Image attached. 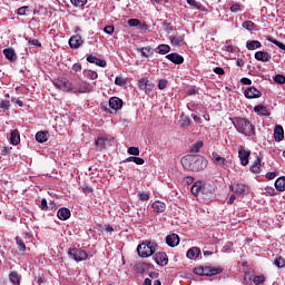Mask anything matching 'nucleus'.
I'll use <instances>...</instances> for the list:
<instances>
[{
  "label": "nucleus",
  "instance_id": "nucleus-40",
  "mask_svg": "<svg viewBox=\"0 0 285 285\" xmlns=\"http://www.w3.org/2000/svg\"><path fill=\"white\" fill-rule=\"evenodd\" d=\"M29 12H30V10H29V7H28V6L20 7V8L18 9V14H19L20 17H26V14H28Z\"/></svg>",
  "mask_w": 285,
  "mask_h": 285
},
{
  "label": "nucleus",
  "instance_id": "nucleus-48",
  "mask_svg": "<svg viewBox=\"0 0 285 285\" xmlns=\"http://www.w3.org/2000/svg\"><path fill=\"white\" fill-rule=\"evenodd\" d=\"M269 41H271L272 43H274V46H277V48H279L281 50H285V45H284V42H279V41L276 40V39H269Z\"/></svg>",
  "mask_w": 285,
  "mask_h": 285
},
{
  "label": "nucleus",
  "instance_id": "nucleus-32",
  "mask_svg": "<svg viewBox=\"0 0 285 285\" xmlns=\"http://www.w3.org/2000/svg\"><path fill=\"white\" fill-rule=\"evenodd\" d=\"M138 50L141 53V57H145L146 59H148V57H150V55H153V49L150 47H142Z\"/></svg>",
  "mask_w": 285,
  "mask_h": 285
},
{
  "label": "nucleus",
  "instance_id": "nucleus-41",
  "mask_svg": "<svg viewBox=\"0 0 285 285\" xmlns=\"http://www.w3.org/2000/svg\"><path fill=\"white\" fill-rule=\"evenodd\" d=\"M9 277L12 284L14 285L19 284L20 279H19V274H17V272L11 273Z\"/></svg>",
  "mask_w": 285,
  "mask_h": 285
},
{
  "label": "nucleus",
  "instance_id": "nucleus-20",
  "mask_svg": "<svg viewBox=\"0 0 285 285\" xmlns=\"http://www.w3.org/2000/svg\"><path fill=\"white\" fill-rule=\"evenodd\" d=\"M57 215L61 222H66V219H70V209L62 207L58 210Z\"/></svg>",
  "mask_w": 285,
  "mask_h": 285
},
{
  "label": "nucleus",
  "instance_id": "nucleus-3",
  "mask_svg": "<svg viewBox=\"0 0 285 285\" xmlns=\"http://www.w3.org/2000/svg\"><path fill=\"white\" fill-rule=\"evenodd\" d=\"M190 190L193 195H199L200 190H203L205 195H213V193H215V187H213V185H204L202 181H196Z\"/></svg>",
  "mask_w": 285,
  "mask_h": 285
},
{
  "label": "nucleus",
  "instance_id": "nucleus-52",
  "mask_svg": "<svg viewBox=\"0 0 285 285\" xmlns=\"http://www.w3.org/2000/svg\"><path fill=\"white\" fill-rule=\"evenodd\" d=\"M104 32H106V35H112V32H115V27L114 26H107L104 28Z\"/></svg>",
  "mask_w": 285,
  "mask_h": 285
},
{
  "label": "nucleus",
  "instance_id": "nucleus-64",
  "mask_svg": "<svg viewBox=\"0 0 285 285\" xmlns=\"http://www.w3.org/2000/svg\"><path fill=\"white\" fill-rule=\"evenodd\" d=\"M144 285H153V281L150 278H145Z\"/></svg>",
  "mask_w": 285,
  "mask_h": 285
},
{
  "label": "nucleus",
  "instance_id": "nucleus-62",
  "mask_svg": "<svg viewBox=\"0 0 285 285\" xmlns=\"http://www.w3.org/2000/svg\"><path fill=\"white\" fill-rule=\"evenodd\" d=\"M72 70H73L75 72H81V63H75V65L72 66Z\"/></svg>",
  "mask_w": 285,
  "mask_h": 285
},
{
  "label": "nucleus",
  "instance_id": "nucleus-18",
  "mask_svg": "<svg viewBox=\"0 0 285 285\" xmlns=\"http://www.w3.org/2000/svg\"><path fill=\"white\" fill-rule=\"evenodd\" d=\"M274 139L275 141H282L284 139V127L276 125L274 128Z\"/></svg>",
  "mask_w": 285,
  "mask_h": 285
},
{
  "label": "nucleus",
  "instance_id": "nucleus-34",
  "mask_svg": "<svg viewBox=\"0 0 285 285\" xmlns=\"http://www.w3.org/2000/svg\"><path fill=\"white\" fill-rule=\"evenodd\" d=\"M16 244L21 253H26V243H23V239H21V237H16Z\"/></svg>",
  "mask_w": 285,
  "mask_h": 285
},
{
  "label": "nucleus",
  "instance_id": "nucleus-37",
  "mask_svg": "<svg viewBox=\"0 0 285 285\" xmlns=\"http://www.w3.org/2000/svg\"><path fill=\"white\" fill-rule=\"evenodd\" d=\"M85 77H87V79H97V77H99V75H97V71H92V70H85L83 71Z\"/></svg>",
  "mask_w": 285,
  "mask_h": 285
},
{
  "label": "nucleus",
  "instance_id": "nucleus-36",
  "mask_svg": "<svg viewBox=\"0 0 285 285\" xmlns=\"http://www.w3.org/2000/svg\"><path fill=\"white\" fill-rule=\"evenodd\" d=\"M202 148H204V141L198 140L191 146V153H198Z\"/></svg>",
  "mask_w": 285,
  "mask_h": 285
},
{
  "label": "nucleus",
  "instance_id": "nucleus-9",
  "mask_svg": "<svg viewBox=\"0 0 285 285\" xmlns=\"http://www.w3.org/2000/svg\"><path fill=\"white\" fill-rule=\"evenodd\" d=\"M262 159H264V156L259 154L258 156H256V159L250 167L252 173H254L255 175H259L262 173Z\"/></svg>",
  "mask_w": 285,
  "mask_h": 285
},
{
  "label": "nucleus",
  "instance_id": "nucleus-27",
  "mask_svg": "<svg viewBox=\"0 0 285 285\" xmlns=\"http://www.w3.org/2000/svg\"><path fill=\"white\" fill-rule=\"evenodd\" d=\"M96 146L98 150H104L108 147V138L99 137L96 139Z\"/></svg>",
  "mask_w": 285,
  "mask_h": 285
},
{
  "label": "nucleus",
  "instance_id": "nucleus-43",
  "mask_svg": "<svg viewBox=\"0 0 285 285\" xmlns=\"http://www.w3.org/2000/svg\"><path fill=\"white\" fill-rule=\"evenodd\" d=\"M274 264H275V266H277L278 268H284V266H285V259L282 258V257H277V258L274 261Z\"/></svg>",
  "mask_w": 285,
  "mask_h": 285
},
{
  "label": "nucleus",
  "instance_id": "nucleus-1",
  "mask_svg": "<svg viewBox=\"0 0 285 285\" xmlns=\"http://www.w3.org/2000/svg\"><path fill=\"white\" fill-rule=\"evenodd\" d=\"M181 164L184 167L187 168V170H191L193 173H199L200 170L207 168L208 160L204 157L188 156L181 160Z\"/></svg>",
  "mask_w": 285,
  "mask_h": 285
},
{
  "label": "nucleus",
  "instance_id": "nucleus-38",
  "mask_svg": "<svg viewBox=\"0 0 285 285\" xmlns=\"http://www.w3.org/2000/svg\"><path fill=\"white\" fill-rule=\"evenodd\" d=\"M253 282L256 285L264 284L266 282V276H264V275L254 276Z\"/></svg>",
  "mask_w": 285,
  "mask_h": 285
},
{
  "label": "nucleus",
  "instance_id": "nucleus-42",
  "mask_svg": "<svg viewBox=\"0 0 285 285\" xmlns=\"http://www.w3.org/2000/svg\"><path fill=\"white\" fill-rule=\"evenodd\" d=\"M128 26L131 28H138V26H141V21L139 19H130L128 20Z\"/></svg>",
  "mask_w": 285,
  "mask_h": 285
},
{
  "label": "nucleus",
  "instance_id": "nucleus-30",
  "mask_svg": "<svg viewBox=\"0 0 285 285\" xmlns=\"http://www.w3.org/2000/svg\"><path fill=\"white\" fill-rule=\"evenodd\" d=\"M170 43L171 46H184V43L186 42L184 41V37L181 36H171Z\"/></svg>",
  "mask_w": 285,
  "mask_h": 285
},
{
  "label": "nucleus",
  "instance_id": "nucleus-54",
  "mask_svg": "<svg viewBox=\"0 0 285 285\" xmlns=\"http://www.w3.org/2000/svg\"><path fill=\"white\" fill-rule=\"evenodd\" d=\"M146 161L144 160V158H139V157H135L134 158V164H137V166H144Z\"/></svg>",
  "mask_w": 285,
  "mask_h": 285
},
{
  "label": "nucleus",
  "instance_id": "nucleus-31",
  "mask_svg": "<svg viewBox=\"0 0 285 285\" xmlns=\"http://www.w3.org/2000/svg\"><path fill=\"white\" fill-rule=\"evenodd\" d=\"M3 55L6 59H8L9 61H14V59H17V53L14 52L13 49H10V48L4 49Z\"/></svg>",
  "mask_w": 285,
  "mask_h": 285
},
{
  "label": "nucleus",
  "instance_id": "nucleus-25",
  "mask_svg": "<svg viewBox=\"0 0 285 285\" xmlns=\"http://www.w3.org/2000/svg\"><path fill=\"white\" fill-rule=\"evenodd\" d=\"M212 159L216 166H224L226 164V158L219 156L217 153L212 154Z\"/></svg>",
  "mask_w": 285,
  "mask_h": 285
},
{
  "label": "nucleus",
  "instance_id": "nucleus-39",
  "mask_svg": "<svg viewBox=\"0 0 285 285\" xmlns=\"http://www.w3.org/2000/svg\"><path fill=\"white\" fill-rule=\"evenodd\" d=\"M71 3L76 8H83L88 3V0H71Z\"/></svg>",
  "mask_w": 285,
  "mask_h": 285
},
{
  "label": "nucleus",
  "instance_id": "nucleus-11",
  "mask_svg": "<svg viewBox=\"0 0 285 285\" xmlns=\"http://www.w3.org/2000/svg\"><path fill=\"white\" fill-rule=\"evenodd\" d=\"M138 87L140 90H145V92H150L155 85H153L147 78H142L138 81Z\"/></svg>",
  "mask_w": 285,
  "mask_h": 285
},
{
  "label": "nucleus",
  "instance_id": "nucleus-24",
  "mask_svg": "<svg viewBox=\"0 0 285 285\" xmlns=\"http://www.w3.org/2000/svg\"><path fill=\"white\" fill-rule=\"evenodd\" d=\"M233 193H237L238 195H246V185L244 184H236L230 186Z\"/></svg>",
  "mask_w": 285,
  "mask_h": 285
},
{
  "label": "nucleus",
  "instance_id": "nucleus-15",
  "mask_svg": "<svg viewBox=\"0 0 285 285\" xmlns=\"http://www.w3.org/2000/svg\"><path fill=\"white\" fill-rule=\"evenodd\" d=\"M124 106V101L117 97H112L109 99V107L112 110H120V108H122Z\"/></svg>",
  "mask_w": 285,
  "mask_h": 285
},
{
  "label": "nucleus",
  "instance_id": "nucleus-55",
  "mask_svg": "<svg viewBox=\"0 0 285 285\" xmlns=\"http://www.w3.org/2000/svg\"><path fill=\"white\" fill-rule=\"evenodd\" d=\"M115 83H116V86H124L126 83V80H124V78H121V77H117L115 79Z\"/></svg>",
  "mask_w": 285,
  "mask_h": 285
},
{
  "label": "nucleus",
  "instance_id": "nucleus-57",
  "mask_svg": "<svg viewBox=\"0 0 285 285\" xmlns=\"http://www.w3.org/2000/svg\"><path fill=\"white\" fill-rule=\"evenodd\" d=\"M138 30H141L142 32H148V24L140 22V24H138Z\"/></svg>",
  "mask_w": 285,
  "mask_h": 285
},
{
  "label": "nucleus",
  "instance_id": "nucleus-12",
  "mask_svg": "<svg viewBox=\"0 0 285 285\" xmlns=\"http://www.w3.org/2000/svg\"><path fill=\"white\" fill-rule=\"evenodd\" d=\"M254 58L256 59V61H262L263 63H266L271 61L272 56L266 51H256Z\"/></svg>",
  "mask_w": 285,
  "mask_h": 285
},
{
  "label": "nucleus",
  "instance_id": "nucleus-33",
  "mask_svg": "<svg viewBox=\"0 0 285 285\" xmlns=\"http://www.w3.org/2000/svg\"><path fill=\"white\" fill-rule=\"evenodd\" d=\"M262 91L255 87H250V99H259L262 97Z\"/></svg>",
  "mask_w": 285,
  "mask_h": 285
},
{
  "label": "nucleus",
  "instance_id": "nucleus-2",
  "mask_svg": "<svg viewBox=\"0 0 285 285\" xmlns=\"http://www.w3.org/2000/svg\"><path fill=\"white\" fill-rule=\"evenodd\" d=\"M157 250V244L151 242H142L137 247V253L139 257H151V255H155Z\"/></svg>",
  "mask_w": 285,
  "mask_h": 285
},
{
  "label": "nucleus",
  "instance_id": "nucleus-56",
  "mask_svg": "<svg viewBox=\"0 0 285 285\" xmlns=\"http://www.w3.org/2000/svg\"><path fill=\"white\" fill-rule=\"evenodd\" d=\"M266 179H275V177H277V174L275 171H268L265 175Z\"/></svg>",
  "mask_w": 285,
  "mask_h": 285
},
{
  "label": "nucleus",
  "instance_id": "nucleus-14",
  "mask_svg": "<svg viewBox=\"0 0 285 285\" xmlns=\"http://www.w3.org/2000/svg\"><path fill=\"white\" fill-rule=\"evenodd\" d=\"M154 259L159 266H166V264H168V256L166 255V253H157L154 256Z\"/></svg>",
  "mask_w": 285,
  "mask_h": 285
},
{
  "label": "nucleus",
  "instance_id": "nucleus-53",
  "mask_svg": "<svg viewBox=\"0 0 285 285\" xmlns=\"http://www.w3.org/2000/svg\"><path fill=\"white\" fill-rule=\"evenodd\" d=\"M167 85H168V81H166L164 79L159 80V82H158L159 90H164Z\"/></svg>",
  "mask_w": 285,
  "mask_h": 285
},
{
  "label": "nucleus",
  "instance_id": "nucleus-49",
  "mask_svg": "<svg viewBox=\"0 0 285 285\" xmlns=\"http://www.w3.org/2000/svg\"><path fill=\"white\" fill-rule=\"evenodd\" d=\"M138 197L141 202H148V199H150V194L149 193H139Z\"/></svg>",
  "mask_w": 285,
  "mask_h": 285
},
{
  "label": "nucleus",
  "instance_id": "nucleus-45",
  "mask_svg": "<svg viewBox=\"0 0 285 285\" xmlns=\"http://www.w3.org/2000/svg\"><path fill=\"white\" fill-rule=\"evenodd\" d=\"M1 110H10V100H2L0 101Z\"/></svg>",
  "mask_w": 285,
  "mask_h": 285
},
{
  "label": "nucleus",
  "instance_id": "nucleus-28",
  "mask_svg": "<svg viewBox=\"0 0 285 285\" xmlns=\"http://www.w3.org/2000/svg\"><path fill=\"white\" fill-rule=\"evenodd\" d=\"M36 141H38V144H46V141H48V132L38 131L36 134Z\"/></svg>",
  "mask_w": 285,
  "mask_h": 285
},
{
  "label": "nucleus",
  "instance_id": "nucleus-7",
  "mask_svg": "<svg viewBox=\"0 0 285 285\" xmlns=\"http://www.w3.org/2000/svg\"><path fill=\"white\" fill-rule=\"evenodd\" d=\"M68 255L71 259H75V262H86V259H88V254L83 249H69Z\"/></svg>",
  "mask_w": 285,
  "mask_h": 285
},
{
  "label": "nucleus",
  "instance_id": "nucleus-63",
  "mask_svg": "<svg viewBox=\"0 0 285 285\" xmlns=\"http://www.w3.org/2000/svg\"><path fill=\"white\" fill-rule=\"evenodd\" d=\"M240 82H242L244 86H250V79H248V78H242V79H240Z\"/></svg>",
  "mask_w": 285,
  "mask_h": 285
},
{
  "label": "nucleus",
  "instance_id": "nucleus-29",
  "mask_svg": "<svg viewBox=\"0 0 285 285\" xmlns=\"http://www.w3.org/2000/svg\"><path fill=\"white\" fill-rule=\"evenodd\" d=\"M275 188L276 190H279V193H284L285 190V177H279L275 181Z\"/></svg>",
  "mask_w": 285,
  "mask_h": 285
},
{
  "label": "nucleus",
  "instance_id": "nucleus-44",
  "mask_svg": "<svg viewBox=\"0 0 285 285\" xmlns=\"http://www.w3.org/2000/svg\"><path fill=\"white\" fill-rule=\"evenodd\" d=\"M259 48H262V42H259L258 40L250 41V50H257Z\"/></svg>",
  "mask_w": 285,
  "mask_h": 285
},
{
  "label": "nucleus",
  "instance_id": "nucleus-6",
  "mask_svg": "<svg viewBox=\"0 0 285 285\" xmlns=\"http://www.w3.org/2000/svg\"><path fill=\"white\" fill-rule=\"evenodd\" d=\"M236 128L238 132H242L246 137L250 135V122L245 118H237Z\"/></svg>",
  "mask_w": 285,
  "mask_h": 285
},
{
  "label": "nucleus",
  "instance_id": "nucleus-26",
  "mask_svg": "<svg viewBox=\"0 0 285 285\" xmlns=\"http://www.w3.org/2000/svg\"><path fill=\"white\" fill-rule=\"evenodd\" d=\"M20 141H21V136L19 135V130L11 131L10 144H12V146H18Z\"/></svg>",
  "mask_w": 285,
  "mask_h": 285
},
{
  "label": "nucleus",
  "instance_id": "nucleus-10",
  "mask_svg": "<svg viewBox=\"0 0 285 285\" xmlns=\"http://www.w3.org/2000/svg\"><path fill=\"white\" fill-rule=\"evenodd\" d=\"M69 46L73 50H77L78 48H81V46H83V39L79 35L72 36L69 39Z\"/></svg>",
  "mask_w": 285,
  "mask_h": 285
},
{
  "label": "nucleus",
  "instance_id": "nucleus-22",
  "mask_svg": "<svg viewBox=\"0 0 285 285\" xmlns=\"http://www.w3.org/2000/svg\"><path fill=\"white\" fill-rule=\"evenodd\" d=\"M202 254V249L199 247H191L187 250V257L188 259H197L199 255Z\"/></svg>",
  "mask_w": 285,
  "mask_h": 285
},
{
  "label": "nucleus",
  "instance_id": "nucleus-16",
  "mask_svg": "<svg viewBox=\"0 0 285 285\" xmlns=\"http://www.w3.org/2000/svg\"><path fill=\"white\" fill-rule=\"evenodd\" d=\"M238 157L242 166H248V157H250V153L246 151L244 148L238 150Z\"/></svg>",
  "mask_w": 285,
  "mask_h": 285
},
{
  "label": "nucleus",
  "instance_id": "nucleus-60",
  "mask_svg": "<svg viewBox=\"0 0 285 285\" xmlns=\"http://www.w3.org/2000/svg\"><path fill=\"white\" fill-rule=\"evenodd\" d=\"M30 46H37L38 48H41V43L37 39L29 40Z\"/></svg>",
  "mask_w": 285,
  "mask_h": 285
},
{
  "label": "nucleus",
  "instance_id": "nucleus-8",
  "mask_svg": "<svg viewBox=\"0 0 285 285\" xmlns=\"http://www.w3.org/2000/svg\"><path fill=\"white\" fill-rule=\"evenodd\" d=\"M95 87L92 85H90V82H86V81H81L80 83H78V86L73 87V92L75 95H83L86 92H92V89Z\"/></svg>",
  "mask_w": 285,
  "mask_h": 285
},
{
  "label": "nucleus",
  "instance_id": "nucleus-47",
  "mask_svg": "<svg viewBox=\"0 0 285 285\" xmlns=\"http://www.w3.org/2000/svg\"><path fill=\"white\" fill-rule=\"evenodd\" d=\"M187 3H188V6H191L193 8H195L196 10H202V4H199L195 0H187Z\"/></svg>",
  "mask_w": 285,
  "mask_h": 285
},
{
  "label": "nucleus",
  "instance_id": "nucleus-58",
  "mask_svg": "<svg viewBox=\"0 0 285 285\" xmlns=\"http://www.w3.org/2000/svg\"><path fill=\"white\" fill-rule=\"evenodd\" d=\"M40 208H41L42 210H48V200H46V198H42V199H41V206H40Z\"/></svg>",
  "mask_w": 285,
  "mask_h": 285
},
{
  "label": "nucleus",
  "instance_id": "nucleus-35",
  "mask_svg": "<svg viewBox=\"0 0 285 285\" xmlns=\"http://www.w3.org/2000/svg\"><path fill=\"white\" fill-rule=\"evenodd\" d=\"M168 52H170V46H168V45H159L158 46L159 55H168Z\"/></svg>",
  "mask_w": 285,
  "mask_h": 285
},
{
  "label": "nucleus",
  "instance_id": "nucleus-17",
  "mask_svg": "<svg viewBox=\"0 0 285 285\" xmlns=\"http://www.w3.org/2000/svg\"><path fill=\"white\" fill-rule=\"evenodd\" d=\"M166 58L171 61V63H176V66H179L184 63V57H181L178 53H169L166 56Z\"/></svg>",
  "mask_w": 285,
  "mask_h": 285
},
{
  "label": "nucleus",
  "instance_id": "nucleus-23",
  "mask_svg": "<svg viewBox=\"0 0 285 285\" xmlns=\"http://www.w3.org/2000/svg\"><path fill=\"white\" fill-rule=\"evenodd\" d=\"M254 112H256V115H259L261 117H268V115H271L268 112V109L263 105L255 106Z\"/></svg>",
  "mask_w": 285,
  "mask_h": 285
},
{
  "label": "nucleus",
  "instance_id": "nucleus-51",
  "mask_svg": "<svg viewBox=\"0 0 285 285\" xmlns=\"http://www.w3.org/2000/svg\"><path fill=\"white\" fill-rule=\"evenodd\" d=\"M128 155L139 156V149L137 147H129L127 150Z\"/></svg>",
  "mask_w": 285,
  "mask_h": 285
},
{
  "label": "nucleus",
  "instance_id": "nucleus-61",
  "mask_svg": "<svg viewBox=\"0 0 285 285\" xmlns=\"http://www.w3.org/2000/svg\"><path fill=\"white\" fill-rule=\"evenodd\" d=\"M214 72L216 75H224L225 73L224 68H222V67L214 68Z\"/></svg>",
  "mask_w": 285,
  "mask_h": 285
},
{
  "label": "nucleus",
  "instance_id": "nucleus-19",
  "mask_svg": "<svg viewBox=\"0 0 285 285\" xmlns=\"http://www.w3.org/2000/svg\"><path fill=\"white\" fill-rule=\"evenodd\" d=\"M87 61L89 63H95L96 66H99L100 68H106V60L99 59L92 55L87 57Z\"/></svg>",
  "mask_w": 285,
  "mask_h": 285
},
{
  "label": "nucleus",
  "instance_id": "nucleus-4",
  "mask_svg": "<svg viewBox=\"0 0 285 285\" xmlns=\"http://www.w3.org/2000/svg\"><path fill=\"white\" fill-rule=\"evenodd\" d=\"M52 83L55 88H58V90H62L63 92H72V90H75V86H72V82L67 78L53 79Z\"/></svg>",
  "mask_w": 285,
  "mask_h": 285
},
{
  "label": "nucleus",
  "instance_id": "nucleus-5",
  "mask_svg": "<svg viewBox=\"0 0 285 285\" xmlns=\"http://www.w3.org/2000/svg\"><path fill=\"white\" fill-rule=\"evenodd\" d=\"M194 273L195 275L212 277V275H219V273H222V269L212 266H200L194 268Z\"/></svg>",
  "mask_w": 285,
  "mask_h": 285
},
{
  "label": "nucleus",
  "instance_id": "nucleus-46",
  "mask_svg": "<svg viewBox=\"0 0 285 285\" xmlns=\"http://www.w3.org/2000/svg\"><path fill=\"white\" fill-rule=\"evenodd\" d=\"M274 81H275V83H279V85L285 83L284 75H276V76H274Z\"/></svg>",
  "mask_w": 285,
  "mask_h": 285
},
{
  "label": "nucleus",
  "instance_id": "nucleus-13",
  "mask_svg": "<svg viewBox=\"0 0 285 285\" xmlns=\"http://www.w3.org/2000/svg\"><path fill=\"white\" fill-rule=\"evenodd\" d=\"M167 246L175 248V246H179V236L177 234H171L166 237Z\"/></svg>",
  "mask_w": 285,
  "mask_h": 285
},
{
  "label": "nucleus",
  "instance_id": "nucleus-59",
  "mask_svg": "<svg viewBox=\"0 0 285 285\" xmlns=\"http://www.w3.org/2000/svg\"><path fill=\"white\" fill-rule=\"evenodd\" d=\"M242 10V7L239 4H233L230 7V12H239Z\"/></svg>",
  "mask_w": 285,
  "mask_h": 285
},
{
  "label": "nucleus",
  "instance_id": "nucleus-50",
  "mask_svg": "<svg viewBox=\"0 0 285 285\" xmlns=\"http://www.w3.org/2000/svg\"><path fill=\"white\" fill-rule=\"evenodd\" d=\"M181 126L183 128H188V126H190V119L186 116L181 117Z\"/></svg>",
  "mask_w": 285,
  "mask_h": 285
},
{
  "label": "nucleus",
  "instance_id": "nucleus-21",
  "mask_svg": "<svg viewBox=\"0 0 285 285\" xmlns=\"http://www.w3.org/2000/svg\"><path fill=\"white\" fill-rule=\"evenodd\" d=\"M151 208L154 213H164L166 210V204L159 200L153 203Z\"/></svg>",
  "mask_w": 285,
  "mask_h": 285
}]
</instances>
